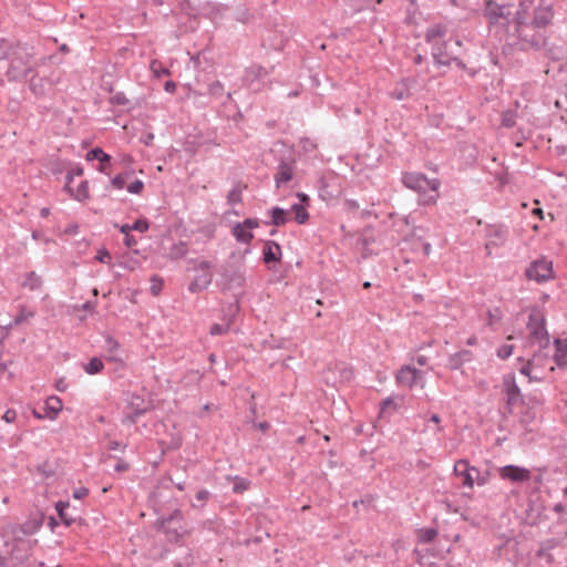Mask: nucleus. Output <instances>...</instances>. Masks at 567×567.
Instances as JSON below:
<instances>
[{"label": "nucleus", "mask_w": 567, "mask_h": 567, "mask_svg": "<svg viewBox=\"0 0 567 567\" xmlns=\"http://www.w3.org/2000/svg\"><path fill=\"white\" fill-rule=\"evenodd\" d=\"M33 47L14 39L0 40V60L8 62L6 76L10 82L24 80L33 72L31 60Z\"/></svg>", "instance_id": "obj_1"}, {"label": "nucleus", "mask_w": 567, "mask_h": 567, "mask_svg": "<svg viewBox=\"0 0 567 567\" xmlns=\"http://www.w3.org/2000/svg\"><path fill=\"white\" fill-rule=\"evenodd\" d=\"M154 528L164 533L166 539L171 543H177L189 532L181 509L173 511L168 516L158 517L154 523Z\"/></svg>", "instance_id": "obj_2"}, {"label": "nucleus", "mask_w": 567, "mask_h": 567, "mask_svg": "<svg viewBox=\"0 0 567 567\" xmlns=\"http://www.w3.org/2000/svg\"><path fill=\"white\" fill-rule=\"evenodd\" d=\"M514 7L513 0H484L483 13L489 25H497L501 20L504 25H509L513 23Z\"/></svg>", "instance_id": "obj_3"}, {"label": "nucleus", "mask_w": 567, "mask_h": 567, "mask_svg": "<svg viewBox=\"0 0 567 567\" xmlns=\"http://www.w3.org/2000/svg\"><path fill=\"white\" fill-rule=\"evenodd\" d=\"M402 183L406 188L424 196L427 190L436 193L441 185V182L437 178L429 179L425 174L416 172L403 173Z\"/></svg>", "instance_id": "obj_4"}, {"label": "nucleus", "mask_w": 567, "mask_h": 567, "mask_svg": "<svg viewBox=\"0 0 567 567\" xmlns=\"http://www.w3.org/2000/svg\"><path fill=\"white\" fill-rule=\"evenodd\" d=\"M533 29L530 24L515 28L523 49L539 51L547 48V38L539 31H533Z\"/></svg>", "instance_id": "obj_5"}, {"label": "nucleus", "mask_w": 567, "mask_h": 567, "mask_svg": "<svg viewBox=\"0 0 567 567\" xmlns=\"http://www.w3.org/2000/svg\"><path fill=\"white\" fill-rule=\"evenodd\" d=\"M527 328L530 337L539 343L540 348L549 344V334L546 330L545 318L540 313H530L528 317Z\"/></svg>", "instance_id": "obj_6"}, {"label": "nucleus", "mask_w": 567, "mask_h": 567, "mask_svg": "<svg viewBox=\"0 0 567 567\" xmlns=\"http://www.w3.org/2000/svg\"><path fill=\"white\" fill-rule=\"evenodd\" d=\"M295 163L291 151L288 152V156L282 155L279 157L277 173L274 176L277 188L292 179L296 168Z\"/></svg>", "instance_id": "obj_7"}, {"label": "nucleus", "mask_w": 567, "mask_h": 567, "mask_svg": "<svg viewBox=\"0 0 567 567\" xmlns=\"http://www.w3.org/2000/svg\"><path fill=\"white\" fill-rule=\"evenodd\" d=\"M554 17L555 12L553 6L542 0L534 9V17L529 24L537 30L545 29L551 24Z\"/></svg>", "instance_id": "obj_8"}, {"label": "nucleus", "mask_w": 567, "mask_h": 567, "mask_svg": "<svg viewBox=\"0 0 567 567\" xmlns=\"http://www.w3.org/2000/svg\"><path fill=\"white\" fill-rule=\"evenodd\" d=\"M528 279H534L537 282H544L553 276L551 261L538 259L533 261L525 271Z\"/></svg>", "instance_id": "obj_9"}, {"label": "nucleus", "mask_w": 567, "mask_h": 567, "mask_svg": "<svg viewBox=\"0 0 567 567\" xmlns=\"http://www.w3.org/2000/svg\"><path fill=\"white\" fill-rule=\"evenodd\" d=\"M504 391L506 393V412L508 414L513 413V408L520 401L524 402L523 396L520 394V389L516 384L514 375L504 377L503 381Z\"/></svg>", "instance_id": "obj_10"}, {"label": "nucleus", "mask_w": 567, "mask_h": 567, "mask_svg": "<svg viewBox=\"0 0 567 567\" xmlns=\"http://www.w3.org/2000/svg\"><path fill=\"white\" fill-rule=\"evenodd\" d=\"M499 476L502 480L512 483H524L530 480V471L517 465H505L499 468Z\"/></svg>", "instance_id": "obj_11"}, {"label": "nucleus", "mask_w": 567, "mask_h": 567, "mask_svg": "<svg viewBox=\"0 0 567 567\" xmlns=\"http://www.w3.org/2000/svg\"><path fill=\"white\" fill-rule=\"evenodd\" d=\"M220 275L227 289L241 288L245 284L244 271L239 268L223 266Z\"/></svg>", "instance_id": "obj_12"}, {"label": "nucleus", "mask_w": 567, "mask_h": 567, "mask_svg": "<svg viewBox=\"0 0 567 567\" xmlns=\"http://www.w3.org/2000/svg\"><path fill=\"white\" fill-rule=\"evenodd\" d=\"M128 408L132 409L131 413H127L123 417V424H135L140 416L144 415L147 412V408L145 406V401L142 396L133 394L128 401Z\"/></svg>", "instance_id": "obj_13"}, {"label": "nucleus", "mask_w": 567, "mask_h": 567, "mask_svg": "<svg viewBox=\"0 0 567 567\" xmlns=\"http://www.w3.org/2000/svg\"><path fill=\"white\" fill-rule=\"evenodd\" d=\"M212 267L209 261L203 260L198 265V269L206 270L203 275L196 276L195 279L189 284L188 290L192 293L206 289L213 281V274L209 272Z\"/></svg>", "instance_id": "obj_14"}, {"label": "nucleus", "mask_w": 567, "mask_h": 567, "mask_svg": "<svg viewBox=\"0 0 567 567\" xmlns=\"http://www.w3.org/2000/svg\"><path fill=\"white\" fill-rule=\"evenodd\" d=\"M415 79L404 78L394 85L390 92V96L398 101L408 100L412 96V89L415 86Z\"/></svg>", "instance_id": "obj_15"}, {"label": "nucleus", "mask_w": 567, "mask_h": 567, "mask_svg": "<svg viewBox=\"0 0 567 567\" xmlns=\"http://www.w3.org/2000/svg\"><path fill=\"white\" fill-rule=\"evenodd\" d=\"M454 473L463 477V485L473 487L475 482L473 474H478V470L470 466L467 460H458L454 465Z\"/></svg>", "instance_id": "obj_16"}, {"label": "nucleus", "mask_w": 567, "mask_h": 567, "mask_svg": "<svg viewBox=\"0 0 567 567\" xmlns=\"http://www.w3.org/2000/svg\"><path fill=\"white\" fill-rule=\"evenodd\" d=\"M432 56L436 66H449L452 63L453 55L447 52V42H435L432 47Z\"/></svg>", "instance_id": "obj_17"}, {"label": "nucleus", "mask_w": 567, "mask_h": 567, "mask_svg": "<svg viewBox=\"0 0 567 567\" xmlns=\"http://www.w3.org/2000/svg\"><path fill=\"white\" fill-rule=\"evenodd\" d=\"M62 408H63L62 400L56 395H52V396H49L45 401V405H44L45 413L41 414L37 411H33V414L38 419L48 417L50 420H54V419H56V416H58L59 412L62 410Z\"/></svg>", "instance_id": "obj_18"}, {"label": "nucleus", "mask_w": 567, "mask_h": 567, "mask_svg": "<svg viewBox=\"0 0 567 567\" xmlns=\"http://www.w3.org/2000/svg\"><path fill=\"white\" fill-rule=\"evenodd\" d=\"M422 375V372L415 368H412L410 365L402 367L398 374H396V381L401 385H406L409 388H412L415 383L417 378Z\"/></svg>", "instance_id": "obj_19"}, {"label": "nucleus", "mask_w": 567, "mask_h": 567, "mask_svg": "<svg viewBox=\"0 0 567 567\" xmlns=\"http://www.w3.org/2000/svg\"><path fill=\"white\" fill-rule=\"evenodd\" d=\"M532 0L519 1L517 9L513 11V23L515 24V28L529 24L527 22V18L529 14V10L532 9Z\"/></svg>", "instance_id": "obj_20"}, {"label": "nucleus", "mask_w": 567, "mask_h": 567, "mask_svg": "<svg viewBox=\"0 0 567 567\" xmlns=\"http://www.w3.org/2000/svg\"><path fill=\"white\" fill-rule=\"evenodd\" d=\"M281 258V247L275 240H267L262 248V260L265 264L277 262Z\"/></svg>", "instance_id": "obj_21"}, {"label": "nucleus", "mask_w": 567, "mask_h": 567, "mask_svg": "<svg viewBox=\"0 0 567 567\" xmlns=\"http://www.w3.org/2000/svg\"><path fill=\"white\" fill-rule=\"evenodd\" d=\"M333 182H334V177L327 178L326 176H321L318 178L317 187H318L319 197L321 199H323L326 202H330L331 199H333L337 196L336 192L332 189Z\"/></svg>", "instance_id": "obj_22"}, {"label": "nucleus", "mask_w": 567, "mask_h": 567, "mask_svg": "<svg viewBox=\"0 0 567 567\" xmlns=\"http://www.w3.org/2000/svg\"><path fill=\"white\" fill-rule=\"evenodd\" d=\"M287 38L282 32L270 31L266 38L262 39V47L269 48L275 51H281L285 47Z\"/></svg>", "instance_id": "obj_23"}, {"label": "nucleus", "mask_w": 567, "mask_h": 567, "mask_svg": "<svg viewBox=\"0 0 567 567\" xmlns=\"http://www.w3.org/2000/svg\"><path fill=\"white\" fill-rule=\"evenodd\" d=\"M473 360V353L470 350H461L451 354L447 360V368L451 370H460L464 363Z\"/></svg>", "instance_id": "obj_24"}, {"label": "nucleus", "mask_w": 567, "mask_h": 567, "mask_svg": "<svg viewBox=\"0 0 567 567\" xmlns=\"http://www.w3.org/2000/svg\"><path fill=\"white\" fill-rule=\"evenodd\" d=\"M49 86L50 82L38 74H32L29 80V89L38 97L44 96Z\"/></svg>", "instance_id": "obj_25"}, {"label": "nucleus", "mask_w": 567, "mask_h": 567, "mask_svg": "<svg viewBox=\"0 0 567 567\" xmlns=\"http://www.w3.org/2000/svg\"><path fill=\"white\" fill-rule=\"evenodd\" d=\"M172 564L173 567H190L195 564V557L188 548H179V553Z\"/></svg>", "instance_id": "obj_26"}, {"label": "nucleus", "mask_w": 567, "mask_h": 567, "mask_svg": "<svg viewBox=\"0 0 567 567\" xmlns=\"http://www.w3.org/2000/svg\"><path fill=\"white\" fill-rule=\"evenodd\" d=\"M86 161H99L101 163L100 171L104 172V164L111 162V156L101 147H94L86 153Z\"/></svg>", "instance_id": "obj_27"}, {"label": "nucleus", "mask_w": 567, "mask_h": 567, "mask_svg": "<svg viewBox=\"0 0 567 567\" xmlns=\"http://www.w3.org/2000/svg\"><path fill=\"white\" fill-rule=\"evenodd\" d=\"M269 213L271 220L268 224L276 227L284 226L289 220L288 212L281 207H272Z\"/></svg>", "instance_id": "obj_28"}, {"label": "nucleus", "mask_w": 567, "mask_h": 567, "mask_svg": "<svg viewBox=\"0 0 567 567\" xmlns=\"http://www.w3.org/2000/svg\"><path fill=\"white\" fill-rule=\"evenodd\" d=\"M231 234L238 243L249 245L254 239V234L246 230L241 224H235L231 228Z\"/></svg>", "instance_id": "obj_29"}, {"label": "nucleus", "mask_w": 567, "mask_h": 567, "mask_svg": "<svg viewBox=\"0 0 567 567\" xmlns=\"http://www.w3.org/2000/svg\"><path fill=\"white\" fill-rule=\"evenodd\" d=\"M446 33H447L446 25H444L442 23L434 24V25L427 28V30L425 32V41L427 43H433L435 39L443 38L446 35Z\"/></svg>", "instance_id": "obj_30"}, {"label": "nucleus", "mask_w": 567, "mask_h": 567, "mask_svg": "<svg viewBox=\"0 0 567 567\" xmlns=\"http://www.w3.org/2000/svg\"><path fill=\"white\" fill-rule=\"evenodd\" d=\"M557 545V542L555 539H547L546 542L542 543L539 546V549L536 551L537 558H546L548 564H551L554 561L553 555L549 553L550 549L555 548Z\"/></svg>", "instance_id": "obj_31"}, {"label": "nucleus", "mask_w": 567, "mask_h": 567, "mask_svg": "<svg viewBox=\"0 0 567 567\" xmlns=\"http://www.w3.org/2000/svg\"><path fill=\"white\" fill-rule=\"evenodd\" d=\"M69 506H70L69 502H63V501H59L55 504V509L58 512V515L65 526H71L76 520L75 517H73L66 513V509L69 508Z\"/></svg>", "instance_id": "obj_32"}, {"label": "nucleus", "mask_w": 567, "mask_h": 567, "mask_svg": "<svg viewBox=\"0 0 567 567\" xmlns=\"http://www.w3.org/2000/svg\"><path fill=\"white\" fill-rule=\"evenodd\" d=\"M247 188V185L236 183L227 195V203L229 205L240 204L243 202V190Z\"/></svg>", "instance_id": "obj_33"}, {"label": "nucleus", "mask_w": 567, "mask_h": 567, "mask_svg": "<svg viewBox=\"0 0 567 567\" xmlns=\"http://www.w3.org/2000/svg\"><path fill=\"white\" fill-rule=\"evenodd\" d=\"M291 212L295 214V220L299 225L305 224L309 218V213L303 204H293Z\"/></svg>", "instance_id": "obj_34"}, {"label": "nucleus", "mask_w": 567, "mask_h": 567, "mask_svg": "<svg viewBox=\"0 0 567 567\" xmlns=\"http://www.w3.org/2000/svg\"><path fill=\"white\" fill-rule=\"evenodd\" d=\"M23 287L29 288L30 290H39L42 287V280L40 276H38L34 271H30L25 276V280L23 281Z\"/></svg>", "instance_id": "obj_35"}, {"label": "nucleus", "mask_w": 567, "mask_h": 567, "mask_svg": "<svg viewBox=\"0 0 567 567\" xmlns=\"http://www.w3.org/2000/svg\"><path fill=\"white\" fill-rule=\"evenodd\" d=\"M104 368V363L103 361L97 358V357H93L85 365H84V371L87 373V374H96V373H100Z\"/></svg>", "instance_id": "obj_36"}, {"label": "nucleus", "mask_w": 567, "mask_h": 567, "mask_svg": "<svg viewBox=\"0 0 567 567\" xmlns=\"http://www.w3.org/2000/svg\"><path fill=\"white\" fill-rule=\"evenodd\" d=\"M188 248L185 241H179L174 244L169 250V256L172 259H181L187 255Z\"/></svg>", "instance_id": "obj_37"}, {"label": "nucleus", "mask_w": 567, "mask_h": 567, "mask_svg": "<svg viewBox=\"0 0 567 567\" xmlns=\"http://www.w3.org/2000/svg\"><path fill=\"white\" fill-rule=\"evenodd\" d=\"M437 536V529L435 528H421L417 530V538L421 543L430 544Z\"/></svg>", "instance_id": "obj_38"}, {"label": "nucleus", "mask_w": 567, "mask_h": 567, "mask_svg": "<svg viewBox=\"0 0 567 567\" xmlns=\"http://www.w3.org/2000/svg\"><path fill=\"white\" fill-rule=\"evenodd\" d=\"M542 50H544L546 52V55L553 61H559L564 58L563 47L549 45V43L547 42V48H543Z\"/></svg>", "instance_id": "obj_39"}, {"label": "nucleus", "mask_w": 567, "mask_h": 567, "mask_svg": "<svg viewBox=\"0 0 567 567\" xmlns=\"http://www.w3.org/2000/svg\"><path fill=\"white\" fill-rule=\"evenodd\" d=\"M233 492L236 494H241L249 489L251 482L247 478L235 476L234 477Z\"/></svg>", "instance_id": "obj_40"}, {"label": "nucleus", "mask_w": 567, "mask_h": 567, "mask_svg": "<svg viewBox=\"0 0 567 567\" xmlns=\"http://www.w3.org/2000/svg\"><path fill=\"white\" fill-rule=\"evenodd\" d=\"M247 73L249 76H251L252 80L259 81L267 76L269 74V71L261 65H252L249 68Z\"/></svg>", "instance_id": "obj_41"}, {"label": "nucleus", "mask_w": 567, "mask_h": 567, "mask_svg": "<svg viewBox=\"0 0 567 567\" xmlns=\"http://www.w3.org/2000/svg\"><path fill=\"white\" fill-rule=\"evenodd\" d=\"M74 198L79 202H83L89 198V183L87 181H82L76 188V193L74 194Z\"/></svg>", "instance_id": "obj_42"}, {"label": "nucleus", "mask_w": 567, "mask_h": 567, "mask_svg": "<svg viewBox=\"0 0 567 567\" xmlns=\"http://www.w3.org/2000/svg\"><path fill=\"white\" fill-rule=\"evenodd\" d=\"M208 94L213 97L219 99L224 94V85L220 81H214L208 85Z\"/></svg>", "instance_id": "obj_43"}, {"label": "nucleus", "mask_w": 567, "mask_h": 567, "mask_svg": "<svg viewBox=\"0 0 567 567\" xmlns=\"http://www.w3.org/2000/svg\"><path fill=\"white\" fill-rule=\"evenodd\" d=\"M396 410V403L392 398H386L380 403L381 413H392Z\"/></svg>", "instance_id": "obj_44"}, {"label": "nucleus", "mask_w": 567, "mask_h": 567, "mask_svg": "<svg viewBox=\"0 0 567 567\" xmlns=\"http://www.w3.org/2000/svg\"><path fill=\"white\" fill-rule=\"evenodd\" d=\"M113 105H122L125 106L130 103V100L126 97V95L123 92H116L110 97L109 101Z\"/></svg>", "instance_id": "obj_45"}, {"label": "nucleus", "mask_w": 567, "mask_h": 567, "mask_svg": "<svg viewBox=\"0 0 567 567\" xmlns=\"http://www.w3.org/2000/svg\"><path fill=\"white\" fill-rule=\"evenodd\" d=\"M151 292L152 295L154 296H157L162 289H163V285H164V281L162 278L157 277V276H153L152 279H151Z\"/></svg>", "instance_id": "obj_46"}, {"label": "nucleus", "mask_w": 567, "mask_h": 567, "mask_svg": "<svg viewBox=\"0 0 567 567\" xmlns=\"http://www.w3.org/2000/svg\"><path fill=\"white\" fill-rule=\"evenodd\" d=\"M131 228H133V230L144 233L148 230L150 223L145 218H138L131 225Z\"/></svg>", "instance_id": "obj_47"}, {"label": "nucleus", "mask_w": 567, "mask_h": 567, "mask_svg": "<svg viewBox=\"0 0 567 567\" xmlns=\"http://www.w3.org/2000/svg\"><path fill=\"white\" fill-rule=\"evenodd\" d=\"M514 350V346L512 344H503L497 350V357L502 360L508 359Z\"/></svg>", "instance_id": "obj_48"}, {"label": "nucleus", "mask_w": 567, "mask_h": 567, "mask_svg": "<svg viewBox=\"0 0 567 567\" xmlns=\"http://www.w3.org/2000/svg\"><path fill=\"white\" fill-rule=\"evenodd\" d=\"M128 174H117L115 177L112 178L111 184L113 187L117 189H122L125 186L126 177Z\"/></svg>", "instance_id": "obj_49"}, {"label": "nucleus", "mask_w": 567, "mask_h": 567, "mask_svg": "<svg viewBox=\"0 0 567 567\" xmlns=\"http://www.w3.org/2000/svg\"><path fill=\"white\" fill-rule=\"evenodd\" d=\"M502 125L505 127H513L515 125V114L511 111L503 113Z\"/></svg>", "instance_id": "obj_50"}, {"label": "nucleus", "mask_w": 567, "mask_h": 567, "mask_svg": "<svg viewBox=\"0 0 567 567\" xmlns=\"http://www.w3.org/2000/svg\"><path fill=\"white\" fill-rule=\"evenodd\" d=\"M144 189V183L141 179H135L127 186V190L131 194H141Z\"/></svg>", "instance_id": "obj_51"}, {"label": "nucleus", "mask_w": 567, "mask_h": 567, "mask_svg": "<svg viewBox=\"0 0 567 567\" xmlns=\"http://www.w3.org/2000/svg\"><path fill=\"white\" fill-rule=\"evenodd\" d=\"M487 316H488V321H487L488 326L495 324L502 318L499 308H494L493 310H488Z\"/></svg>", "instance_id": "obj_52"}, {"label": "nucleus", "mask_w": 567, "mask_h": 567, "mask_svg": "<svg viewBox=\"0 0 567 567\" xmlns=\"http://www.w3.org/2000/svg\"><path fill=\"white\" fill-rule=\"evenodd\" d=\"M229 329V326L228 324H219V323H214L212 327H210V330H209V333L212 336H220V334H224L228 331Z\"/></svg>", "instance_id": "obj_53"}, {"label": "nucleus", "mask_w": 567, "mask_h": 567, "mask_svg": "<svg viewBox=\"0 0 567 567\" xmlns=\"http://www.w3.org/2000/svg\"><path fill=\"white\" fill-rule=\"evenodd\" d=\"M554 346L556 349L555 353L567 354V339L563 340V339L556 338L554 340Z\"/></svg>", "instance_id": "obj_54"}, {"label": "nucleus", "mask_w": 567, "mask_h": 567, "mask_svg": "<svg viewBox=\"0 0 567 567\" xmlns=\"http://www.w3.org/2000/svg\"><path fill=\"white\" fill-rule=\"evenodd\" d=\"M95 259L102 264H109L111 261L112 257L107 249L102 248L97 251Z\"/></svg>", "instance_id": "obj_55"}, {"label": "nucleus", "mask_w": 567, "mask_h": 567, "mask_svg": "<svg viewBox=\"0 0 567 567\" xmlns=\"http://www.w3.org/2000/svg\"><path fill=\"white\" fill-rule=\"evenodd\" d=\"M151 68L157 78L169 74V70L167 68H163L159 63H157V61L152 62Z\"/></svg>", "instance_id": "obj_56"}, {"label": "nucleus", "mask_w": 567, "mask_h": 567, "mask_svg": "<svg viewBox=\"0 0 567 567\" xmlns=\"http://www.w3.org/2000/svg\"><path fill=\"white\" fill-rule=\"evenodd\" d=\"M243 227L250 231L254 228H257L259 226V221L257 218H246L243 223H240Z\"/></svg>", "instance_id": "obj_57"}, {"label": "nucleus", "mask_w": 567, "mask_h": 567, "mask_svg": "<svg viewBox=\"0 0 567 567\" xmlns=\"http://www.w3.org/2000/svg\"><path fill=\"white\" fill-rule=\"evenodd\" d=\"M344 209L349 213L355 212L360 208V205L354 199H346L343 203Z\"/></svg>", "instance_id": "obj_58"}, {"label": "nucleus", "mask_w": 567, "mask_h": 567, "mask_svg": "<svg viewBox=\"0 0 567 567\" xmlns=\"http://www.w3.org/2000/svg\"><path fill=\"white\" fill-rule=\"evenodd\" d=\"M2 419L7 422V423H12L16 419H17V412L16 410L13 409H9L4 412Z\"/></svg>", "instance_id": "obj_59"}, {"label": "nucleus", "mask_w": 567, "mask_h": 567, "mask_svg": "<svg viewBox=\"0 0 567 567\" xmlns=\"http://www.w3.org/2000/svg\"><path fill=\"white\" fill-rule=\"evenodd\" d=\"M210 496V492L207 489H200L196 493L195 498L196 501L200 502L202 504L206 502Z\"/></svg>", "instance_id": "obj_60"}, {"label": "nucleus", "mask_w": 567, "mask_h": 567, "mask_svg": "<svg viewBox=\"0 0 567 567\" xmlns=\"http://www.w3.org/2000/svg\"><path fill=\"white\" fill-rule=\"evenodd\" d=\"M87 495H89V489L86 487H80L73 492V497L75 499H82Z\"/></svg>", "instance_id": "obj_61"}, {"label": "nucleus", "mask_w": 567, "mask_h": 567, "mask_svg": "<svg viewBox=\"0 0 567 567\" xmlns=\"http://www.w3.org/2000/svg\"><path fill=\"white\" fill-rule=\"evenodd\" d=\"M533 362H534V359L528 360V362L524 367H522L519 370V372L524 375H527L530 381L534 380L533 377L530 375V367H532Z\"/></svg>", "instance_id": "obj_62"}, {"label": "nucleus", "mask_w": 567, "mask_h": 567, "mask_svg": "<svg viewBox=\"0 0 567 567\" xmlns=\"http://www.w3.org/2000/svg\"><path fill=\"white\" fill-rule=\"evenodd\" d=\"M566 357H567V354L555 353L554 361L556 362V364L558 367L563 368L567 364Z\"/></svg>", "instance_id": "obj_63"}, {"label": "nucleus", "mask_w": 567, "mask_h": 567, "mask_svg": "<svg viewBox=\"0 0 567 567\" xmlns=\"http://www.w3.org/2000/svg\"><path fill=\"white\" fill-rule=\"evenodd\" d=\"M533 419H534V413H532L529 410H527L526 413H524L520 416V423L526 426L532 422Z\"/></svg>", "instance_id": "obj_64"}]
</instances>
